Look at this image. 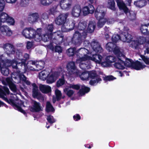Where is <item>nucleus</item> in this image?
I'll use <instances>...</instances> for the list:
<instances>
[{"label":"nucleus","mask_w":149,"mask_h":149,"mask_svg":"<svg viewBox=\"0 0 149 149\" xmlns=\"http://www.w3.org/2000/svg\"><path fill=\"white\" fill-rule=\"evenodd\" d=\"M10 105H12L15 109L23 113L24 115L27 114L26 111L21 107L22 106L24 105L23 102L21 101L20 103H16L14 100L10 99Z\"/></svg>","instance_id":"obj_9"},{"label":"nucleus","mask_w":149,"mask_h":149,"mask_svg":"<svg viewBox=\"0 0 149 149\" xmlns=\"http://www.w3.org/2000/svg\"><path fill=\"white\" fill-rule=\"evenodd\" d=\"M90 90L89 87L86 86H82L81 88L78 92V93L81 96L84 95L85 93H88Z\"/></svg>","instance_id":"obj_30"},{"label":"nucleus","mask_w":149,"mask_h":149,"mask_svg":"<svg viewBox=\"0 0 149 149\" xmlns=\"http://www.w3.org/2000/svg\"><path fill=\"white\" fill-rule=\"evenodd\" d=\"M33 45L32 42L30 41H28L26 44V47L27 49H29L31 48Z\"/></svg>","instance_id":"obj_64"},{"label":"nucleus","mask_w":149,"mask_h":149,"mask_svg":"<svg viewBox=\"0 0 149 149\" xmlns=\"http://www.w3.org/2000/svg\"><path fill=\"white\" fill-rule=\"evenodd\" d=\"M81 49L82 48H80L77 50L76 48L75 47H70L66 50V53L69 56H72L76 53H78Z\"/></svg>","instance_id":"obj_21"},{"label":"nucleus","mask_w":149,"mask_h":149,"mask_svg":"<svg viewBox=\"0 0 149 149\" xmlns=\"http://www.w3.org/2000/svg\"><path fill=\"white\" fill-rule=\"evenodd\" d=\"M31 16V17L29 18L28 20L30 23L32 24L37 22L40 17L39 14L37 13H32Z\"/></svg>","instance_id":"obj_24"},{"label":"nucleus","mask_w":149,"mask_h":149,"mask_svg":"<svg viewBox=\"0 0 149 149\" xmlns=\"http://www.w3.org/2000/svg\"><path fill=\"white\" fill-rule=\"evenodd\" d=\"M33 86L32 95L33 98H36L38 100H42L43 97L41 93L39 92L38 87L35 83L32 84Z\"/></svg>","instance_id":"obj_10"},{"label":"nucleus","mask_w":149,"mask_h":149,"mask_svg":"<svg viewBox=\"0 0 149 149\" xmlns=\"http://www.w3.org/2000/svg\"><path fill=\"white\" fill-rule=\"evenodd\" d=\"M87 25V22L85 21H81L78 23V29L79 31H83L82 33L78 31L74 32L71 39V42L74 45L77 46H80L82 42V40L86 38L87 32L84 30Z\"/></svg>","instance_id":"obj_1"},{"label":"nucleus","mask_w":149,"mask_h":149,"mask_svg":"<svg viewBox=\"0 0 149 149\" xmlns=\"http://www.w3.org/2000/svg\"><path fill=\"white\" fill-rule=\"evenodd\" d=\"M74 120L76 121H77L81 119V117L79 114H77L73 116Z\"/></svg>","instance_id":"obj_61"},{"label":"nucleus","mask_w":149,"mask_h":149,"mask_svg":"<svg viewBox=\"0 0 149 149\" xmlns=\"http://www.w3.org/2000/svg\"><path fill=\"white\" fill-rule=\"evenodd\" d=\"M3 47L4 50L6 52L8 55H9V52L8 47L9 48V43H6L3 45Z\"/></svg>","instance_id":"obj_53"},{"label":"nucleus","mask_w":149,"mask_h":149,"mask_svg":"<svg viewBox=\"0 0 149 149\" xmlns=\"http://www.w3.org/2000/svg\"><path fill=\"white\" fill-rule=\"evenodd\" d=\"M112 52H113L116 55L118 58L121 57L124 58L125 56L123 55V54L120 51V48L118 46H117L116 45L114 47V49L112 51Z\"/></svg>","instance_id":"obj_29"},{"label":"nucleus","mask_w":149,"mask_h":149,"mask_svg":"<svg viewBox=\"0 0 149 149\" xmlns=\"http://www.w3.org/2000/svg\"><path fill=\"white\" fill-rule=\"evenodd\" d=\"M140 56L144 63L146 65H149V58L146 57L143 55H141ZM146 67L149 68V66L143 65L142 63L137 60L135 62H134L131 68L136 70H139L145 68Z\"/></svg>","instance_id":"obj_4"},{"label":"nucleus","mask_w":149,"mask_h":149,"mask_svg":"<svg viewBox=\"0 0 149 149\" xmlns=\"http://www.w3.org/2000/svg\"><path fill=\"white\" fill-rule=\"evenodd\" d=\"M146 4V1L145 0H138L134 2V4L136 7L139 8L142 7Z\"/></svg>","instance_id":"obj_32"},{"label":"nucleus","mask_w":149,"mask_h":149,"mask_svg":"<svg viewBox=\"0 0 149 149\" xmlns=\"http://www.w3.org/2000/svg\"><path fill=\"white\" fill-rule=\"evenodd\" d=\"M41 18L43 19H47L49 18L48 15L47 13H43L41 15Z\"/></svg>","instance_id":"obj_63"},{"label":"nucleus","mask_w":149,"mask_h":149,"mask_svg":"<svg viewBox=\"0 0 149 149\" xmlns=\"http://www.w3.org/2000/svg\"><path fill=\"white\" fill-rule=\"evenodd\" d=\"M146 38L143 36L140 37L138 39L140 44H143L146 42Z\"/></svg>","instance_id":"obj_57"},{"label":"nucleus","mask_w":149,"mask_h":149,"mask_svg":"<svg viewBox=\"0 0 149 149\" xmlns=\"http://www.w3.org/2000/svg\"><path fill=\"white\" fill-rule=\"evenodd\" d=\"M57 6H55L50 8L49 10L48 13L49 15H54V13L57 12Z\"/></svg>","instance_id":"obj_44"},{"label":"nucleus","mask_w":149,"mask_h":149,"mask_svg":"<svg viewBox=\"0 0 149 149\" xmlns=\"http://www.w3.org/2000/svg\"><path fill=\"white\" fill-rule=\"evenodd\" d=\"M29 59V55L27 53H25L23 56L21 63L22 65H23L24 68L26 69L27 67L28 68L27 64L26 63V61Z\"/></svg>","instance_id":"obj_31"},{"label":"nucleus","mask_w":149,"mask_h":149,"mask_svg":"<svg viewBox=\"0 0 149 149\" xmlns=\"http://www.w3.org/2000/svg\"><path fill=\"white\" fill-rule=\"evenodd\" d=\"M141 32L144 35H149V23L142 25L140 28Z\"/></svg>","instance_id":"obj_26"},{"label":"nucleus","mask_w":149,"mask_h":149,"mask_svg":"<svg viewBox=\"0 0 149 149\" xmlns=\"http://www.w3.org/2000/svg\"><path fill=\"white\" fill-rule=\"evenodd\" d=\"M53 1V0H40V3L43 6H48L52 3Z\"/></svg>","instance_id":"obj_48"},{"label":"nucleus","mask_w":149,"mask_h":149,"mask_svg":"<svg viewBox=\"0 0 149 149\" xmlns=\"http://www.w3.org/2000/svg\"><path fill=\"white\" fill-rule=\"evenodd\" d=\"M116 1L117 5L120 10H122L126 14L130 13V10L123 1H121L120 0H116Z\"/></svg>","instance_id":"obj_15"},{"label":"nucleus","mask_w":149,"mask_h":149,"mask_svg":"<svg viewBox=\"0 0 149 149\" xmlns=\"http://www.w3.org/2000/svg\"><path fill=\"white\" fill-rule=\"evenodd\" d=\"M121 38H122L121 36H120L118 34H114L112 36L111 40L113 42L116 44L119 40H122L121 39Z\"/></svg>","instance_id":"obj_36"},{"label":"nucleus","mask_w":149,"mask_h":149,"mask_svg":"<svg viewBox=\"0 0 149 149\" xmlns=\"http://www.w3.org/2000/svg\"><path fill=\"white\" fill-rule=\"evenodd\" d=\"M91 45L93 50L97 53H101L103 50L101 45L97 40H93L91 42Z\"/></svg>","instance_id":"obj_12"},{"label":"nucleus","mask_w":149,"mask_h":149,"mask_svg":"<svg viewBox=\"0 0 149 149\" xmlns=\"http://www.w3.org/2000/svg\"><path fill=\"white\" fill-rule=\"evenodd\" d=\"M23 35L26 38L31 39L34 38L35 40L36 39L40 40L41 34L38 33L35 30L31 27L26 28L22 32Z\"/></svg>","instance_id":"obj_3"},{"label":"nucleus","mask_w":149,"mask_h":149,"mask_svg":"<svg viewBox=\"0 0 149 149\" xmlns=\"http://www.w3.org/2000/svg\"><path fill=\"white\" fill-rule=\"evenodd\" d=\"M66 68L69 71V73L70 74L78 75L79 73V70H78L75 66V63L73 61L69 62L66 65Z\"/></svg>","instance_id":"obj_8"},{"label":"nucleus","mask_w":149,"mask_h":149,"mask_svg":"<svg viewBox=\"0 0 149 149\" xmlns=\"http://www.w3.org/2000/svg\"><path fill=\"white\" fill-rule=\"evenodd\" d=\"M96 23L94 21H89L87 28V32L89 33L93 32L95 28Z\"/></svg>","instance_id":"obj_22"},{"label":"nucleus","mask_w":149,"mask_h":149,"mask_svg":"<svg viewBox=\"0 0 149 149\" xmlns=\"http://www.w3.org/2000/svg\"><path fill=\"white\" fill-rule=\"evenodd\" d=\"M75 75L77 76H79L82 80H88L89 79L88 71H86L81 73L79 70V74L78 75Z\"/></svg>","instance_id":"obj_27"},{"label":"nucleus","mask_w":149,"mask_h":149,"mask_svg":"<svg viewBox=\"0 0 149 149\" xmlns=\"http://www.w3.org/2000/svg\"><path fill=\"white\" fill-rule=\"evenodd\" d=\"M39 89L42 93H48L51 91V88L50 86H45L43 85L39 86Z\"/></svg>","instance_id":"obj_28"},{"label":"nucleus","mask_w":149,"mask_h":149,"mask_svg":"<svg viewBox=\"0 0 149 149\" xmlns=\"http://www.w3.org/2000/svg\"><path fill=\"white\" fill-rule=\"evenodd\" d=\"M134 62L132 59L126 58L124 61L125 66L131 68Z\"/></svg>","instance_id":"obj_38"},{"label":"nucleus","mask_w":149,"mask_h":149,"mask_svg":"<svg viewBox=\"0 0 149 149\" xmlns=\"http://www.w3.org/2000/svg\"><path fill=\"white\" fill-rule=\"evenodd\" d=\"M16 54V58L22 62L23 57L22 53L20 50L17 49Z\"/></svg>","instance_id":"obj_45"},{"label":"nucleus","mask_w":149,"mask_h":149,"mask_svg":"<svg viewBox=\"0 0 149 149\" xmlns=\"http://www.w3.org/2000/svg\"><path fill=\"white\" fill-rule=\"evenodd\" d=\"M74 93V91L72 90H69L67 91L66 94L67 96L70 97H71Z\"/></svg>","instance_id":"obj_62"},{"label":"nucleus","mask_w":149,"mask_h":149,"mask_svg":"<svg viewBox=\"0 0 149 149\" xmlns=\"http://www.w3.org/2000/svg\"><path fill=\"white\" fill-rule=\"evenodd\" d=\"M94 10L93 6L92 5L89 4L87 6H84L83 8L82 11L84 15L85 16L89 14H93Z\"/></svg>","instance_id":"obj_17"},{"label":"nucleus","mask_w":149,"mask_h":149,"mask_svg":"<svg viewBox=\"0 0 149 149\" xmlns=\"http://www.w3.org/2000/svg\"><path fill=\"white\" fill-rule=\"evenodd\" d=\"M131 41V47L133 48L136 49L138 47V46L140 45L138 40H134Z\"/></svg>","instance_id":"obj_49"},{"label":"nucleus","mask_w":149,"mask_h":149,"mask_svg":"<svg viewBox=\"0 0 149 149\" xmlns=\"http://www.w3.org/2000/svg\"><path fill=\"white\" fill-rule=\"evenodd\" d=\"M116 45L115 43L113 42H109L106 45V49L109 52H112V51L114 49V48Z\"/></svg>","instance_id":"obj_34"},{"label":"nucleus","mask_w":149,"mask_h":149,"mask_svg":"<svg viewBox=\"0 0 149 149\" xmlns=\"http://www.w3.org/2000/svg\"><path fill=\"white\" fill-rule=\"evenodd\" d=\"M1 72L3 75H7L9 73V70L8 68H5L4 70H1Z\"/></svg>","instance_id":"obj_58"},{"label":"nucleus","mask_w":149,"mask_h":149,"mask_svg":"<svg viewBox=\"0 0 149 149\" xmlns=\"http://www.w3.org/2000/svg\"><path fill=\"white\" fill-rule=\"evenodd\" d=\"M81 11V6L79 4L75 5L72 8V14L74 17L79 16Z\"/></svg>","instance_id":"obj_19"},{"label":"nucleus","mask_w":149,"mask_h":149,"mask_svg":"<svg viewBox=\"0 0 149 149\" xmlns=\"http://www.w3.org/2000/svg\"><path fill=\"white\" fill-rule=\"evenodd\" d=\"M12 77H14L15 78V83L18 84L21 81H23L26 84L28 85L31 84V82L26 80V77L24 74L23 73L21 72L20 71H18L17 72H14V73L12 75Z\"/></svg>","instance_id":"obj_5"},{"label":"nucleus","mask_w":149,"mask_h":149,"mask_svg":"<svg viewBox=\"0 0 149 149\" xmlns=\"http://www.w3.org/2000/svg\"><path fill=\"white\" fill-rule=\"evenodd\" d=\"M102 65L104 67L109 66L110 65V63L108 61L106 58V61L102 62L101 63Z\"/></svg>","instance_id":"obj_60"},{"label":"nucleus","mask_w":149,"mask_h":149,"mask_svg":"<svg viewBox=\"0 0 149 149\" xmlns=\"http://www.w3.org/2000/svg\"><path fill=\"white\" fill-rule=\"evenodd\" d=\"M58 73L56 71L52 72L48 75L46 80L47 83L49 84H52L56 81L59 77Z\"/></svg>","instance_id":"obj_14"},{"label":"nucleus","mask_w":149,"mask_h":149,"mask_svg":"<svg viewBox=\"0 0 149 149\" xmlns=\"http://www.w3.org/2000/svg\"><path fill=\"white\" fill-rule=\"evenodd\" d=\"M121 37L123 39L122 41L128 42L132 41L133 39L132 36L131 34L126 32L123 33L121 34Z\"/></svg>","instance_id":"obj_23"},{"label":"nucleus","mask_w":149,"mask_h":149,"mask_svg":"<svg viewBox=\"0 0 149 149\" xmlns=\"http://www.w3.org/2000/svg\"><path fill=\"white\" fill-rule=\"evenodd\" d=\"M54 29V25L52 24H49L45 28V32L53 34V31Z\"/></svg>","instance_id":"obj_39"},{"label":"nucleus","mask_w":149,"mask_h":149,"mask_svg":"<svg viewBox=\"0 0 149 149\" xmlns=\"http://www.w3.org/2000/svg\"><path fill=\"white\" fill-rule=\"evenodd\" d=\"M89 78L91 79L89 82V84L94 86L102 81L100 76L98 75L96 71H88Z\"/></svg>","instance_id":"obj_6"},{"label":"nucleus","mask_w":149,"mask_h":149,"mask_svg":"<svg viewBox=\"0 0 149 149\" xmlns=\"http://www.w3.org/2000/svg\"><path fill=\"white\" fill-rule=\"evenodd\" d=\"M116 78L112 75H109L105 76L103 78V80L105 81H111L116 79Z\"/></svg>","instance_id":"obj_51"},{"label":"nucleus","mask_w":149,"mask_h":149,"mask_svg":"<svg viewBox=\"0 0 149 149\" xmlns=\"http://www.w3.org/2000/svg\"><path fill=\"white\" fill-rule=\"evenodd\" d=\"M10 54H15V53H16V52L17 49L14 47V46L12 45L10 43Z\"/></svg>","instance_id":"obj_55"},{"label":"nucleus","mask_w":149,"mask_h":149,"mask_svg":"<svg viewBox=\"0 0 149 149\" xmlns=\"http://www.w3.org/2000/svg\"><path fill=\"white\" fill-rule=\"evenodd\" d=\"M65 83L64 77L63 75L61 78L59 79L56 82V86L57 87H59L64 84Z\"/></svg>","instance_id":"obj_41"},{"label":"nucleus","mask_w":149,"mask_h":149,"mask_svg":"<svg viewBox=\"0 0 149 149\" xmlns=\"http://www.w3.org/2000/svg\"><path fill=\"white\" fill-rule=\"evenodd\" d=\"M61 26V31L62 32H67L70 31L69 28H66L64 25Z\"/></svg>","instance_id":"obj_59"},{"label":"nucleus","mask_w":149,"mask_h":149,"mask_svg":"<svg viewBox=\"0 0 149 149\" xmlns=\"http://www.w3.org/2000/svg\"><path fill=\"white\" fill-rule=\"evenodd\" d=\"M107 60L110 63H115L117 60L118 59V57H114L113 56H110L107 57L106 58Z\"/></svg>","instance_id":"obj_42"},{"label":"nucleus","mask_w":149,"mask_h":149,"mask_svg":"<svg viewBox=\"0 0 149 149\" xmlns=\"http://www.w3.org/2000/svg\"><path fill=\"white\" fill-rule=\"evenodd\" d=\"M13 73H11L10 74V89L11 91L14 92H15L17 91V88L16 87V85L13 83L14 82L15 83L14 81L15 78L14 77H12V76Z\"/></svg>","instance_id":"obj_25"},{"label":"nucleus","mask_w":149,"mask_h":149,"mask_svg":"<svg viewBox=\"0 0 149 149\" xmlns=\"http://www.w3.org/2000/svg\"><path fill=\"white\" fill-rule=\"evenodd\" d=\"M68 15V13L60 14L55 19V23L59 26L64 25L66 22Z\"/></svg>","instance_id":"obj_7"},{"label":"nucleus","mask_w":149,"mask_h":149,"mask_svg":"<svg viewBox=\"0 0 149 149\" xmlns=\"http://www.w3.org/2000/svg\"><path fill=\"white\" fill-rule=\"evenodd\" d=\"M69 88L76 90H79L80 89V86L78 84H70L69 85Z\"/></svg>","instance_id":"obj_52"},{"label":"nucleus","mask_w":149,"mask_h":149,"mask_svg":"<svg viewBox=\"0 0 149 149\" xmlns=\"http://www.w3.org/2000/svg\"><path fill=\"white\" fill-rule=\"evenodd\" d=\"M5 6L4 0H0V12L3 11Z\"/></svg>","instance_id":"obj_54"},{"label":"nucleus","mask_w":149,"mask_h":149,"mask_svg":"<svg viewBox=\"0 0 149 149\" xmlns=\"http://www.w3.org/2000/svg\"><path fill=\"white\" fill-rule=\"evenodd\" d=\"M98 20L97 26L99 29L102 28L105 24L106 22H108V20L107 19H103Z\"/></svg>","instance_id":"obj_40"},{"label":"nucleus","mask_w":149,"mask_h":149,"mask_svg":"<svg viewBox=\"0 0 149 149\" xmlns=\"http://www.w3.org/2000/svg\"><path fill=\"white\" fill-rule=\"evenodd\" d=\"M45 64V62L42 61H38L36 64L37 70L38 71L42 69L44 67Z\"/></svg>","instance_id":"obj_37"},{"label":"nucleus","mask_w":149,"mask_h":149,"mask_svg":"<svg viewBox=\"0 0 149 149\" xmlns=\"http://www.w3.org/2000/svg\"><path fill=\"white\" fill-rule=\"evenodd\" d=\"M21 63V62L18 63L15 59L10 60V68L11 67L13 69H15L12 73H13L14 72H17L18 71H20L18 67L19 66H20L21 67L23 66V65H22Z\"/></svg>","instance_id":"obj_16"},{"label":"nucleus","mask_w":149,"mask_h":149,"mask_svg":"<svg viewBox=\"0 0 149 149\" xmlns=\"http://www.w3.org/2000/svg\"><path fill=\"white\" fill-rule=\"evenodd\" d=\"M46 111L47 113L50 112H54L55 111L54 109L49 102H47Z\"/></svg>","instance_id":"obj_35"},{"label":"nucleus","mask_w":149,"mask_h":149,"mask_svg":"<svg viewBox=\"0 0 149 149\" xmlns=\"http://www.w3.org/2000/svg\"><path fill=\"white\" fill-rule=\"evenodd\" d=\"M107 8L113 11H116L115 3L114 0H108Z\"/></svg>","instance_id":"obj_33"},{"label":"nucleus","mask_w":149,"mask_h":149,"mask_svg":"<svg viewBox=\"0 0 149 149\" xmlns=\"http://www.w3.org/2000/svg\"><path fill=\"white\" fill-rule=\"evenodd\" d=\"M47 119L48 122L50 124H53L56 122V120L54 118L53 116L51 115L47 116Z\"/></svg>","instance_id":"obj_50"},{"label":"nucleus","mask_w":149,"mask_h":149,"mask_svg":"<svg viewBox=\"0 0 149 149\" xmlns=\"http://www.w3.org/2000/svg\"><path fill=\"white\" fill-rule=\"evenodd\" d=\"M0 29L1 32H5L7 34L8 32H9V29L6 25H3L0 26Z\"/></svg>","instance_id":"obj_47"},{"label":"nucleus","mask_w":149,"mask_h":149,"mask_svg":"<svg viewBox=\"0 0 149 149\" xmlns=\"http://www.w3.org/2000/svg\"><path fill=\"white\" fill-rule=\"evenodd\" d=\"M60 5L62 9L68 10L71 6V4L68 3L67 0H61L60 2Z\"/></svg>","instance_id":"obj_20"},{"label":"nucleus","mask_w":149,"mask_h":149,"mask_svg":"<svg viewBox=\"0 0 149 149\" xmlns=\"http://www.w3.org/2000/svg\"><path fill=\"white\" fill-rule=\"evenodd\" d=\"M42 38L43 41L45 42L51 40L52 39V42L57 44L63 42L64 36L60 31H57L54 32L53 34L45 32Z\"/></svg>","instance_id":"obj_2"},{"label":"nucleus","mask_w":149,"mask_h":149,"mask_svg":"<svg viewBox=\"0 0 149 149\" xmlns=\"http://www.w3.org/2000/svg\"><path fill=\"white\" fill-rule=\"evenodd\" d=\"M32 106L30 108V111L33 112H38L41 110V107L40 103L36 101L32 100Z\"/></svg>","instance_id":"obj_13"},{"label":"nucleus","mask_w":149,"mask_h":149,"mask_svg":"<svg viewBox=\"0 0 149 149\" xmlns=\"http://www.w3.org/2000/svg\"><path fill=\"white\" fill-rule=\"evenodd\" d=\"M75 23V21L73 19L69 21L68 25H69V28L70 31L74 29Z\"/></svg>","instance_id":"obj_46"},{"label":"nucleus","mask_w":149,"mask_h":149,"mask_svg":"<svg viewBox=\"0 0 149 149\" xmlns=\"http://www.w3.org/2000/svg\"><path fill=\"white\" fill-rule=\"evenodd\" d=\"M122 57L118 58V59L114 64V66L116 68L121 70L125 68L124 61L123 60Z\"/></svg>","instance_id":"obj_18"},{"label":"nucleus","mask_w":149,"mask_h":149,"mask_svg":"<svg viewBox=\"0 0 149 149\" xmlns=\"http://www.w3.org/2000/svg\"><path fill=\"white\" fill-rule=\"evenodd\" d=\"M104 11L102 10L100 7L98 6L96 9L95 12V16L97 20H101L103 19H107L104 18L105 15Z\"/></svg>","instance_id":"obj_11"},{"label":"nucleus","mask_w":149,"mask_h":149,"mask_svg":"<svg viewBox=\"0 0 149 149\" xmlns=\"http://www.w3.org/2000/svg\"><path fill=\"white\" fill-rule=\"evenodd\" d=\"M56 100L57 101H59L61 99L62 93L61 91L58 89H56L55 91Z\"/></svg>","instance_id":"obj_43"},{"label":"nucleus","mask_w":149,"mask_h":149,"mask_svg":"<svg viewBox=\"0 0 149 149\" xmlns=\"http://www.w3.org/2000/svg\"><path fill=\"white\" fill-rule=\"evenodd\" d=\"M54 50L55 52L61 53L62 51V49L61 47L60 46L56 45L54 47Z\"/></svg>","instance_id":"obj_56"}]
</instances>
